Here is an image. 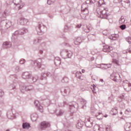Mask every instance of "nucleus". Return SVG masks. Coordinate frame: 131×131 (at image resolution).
<instances>
[{"instance_id":"obj_1","label":"nucleus","mask_w":131,"mask_h":131,"mask_svg":"<svg viewBox=\"0 0 131 131\" xmlns=\"http://www.w3.org/2000/svg\"><path fill=\"white\" fill-rule=\"evenodd\" d=\"M23 78L30 80V83H33L37 80V78L36 76H32V75L29 72H24L23 74Z\"/></svg>"},{"instance_id":"obj_2","label":"nucleus","mask_w":131,"mask_h":131,"mask_svg":"<svg viewBox=\"0 0 131 131\" xmlns=\"http://www.w3.org/2000/svg\"><path fill=\"white\" fill-rule=\"evenodd\" d=\"M108 8H98L97 9V14L99 15V17L103 18V19H106V20H109V16L107 14V10Z\"/></svg>"},{"instance_id":"obj_3","label":"nucleus","mask_w":131,"mask_h":131,"mask_svg":"<svg viewBox=\"0 0 131 131\" xmlns=\"http://www.w3.org/2000/svg\"><path fill=\"white\" fill-rule=\"evenodd\" d=\"M60 54L63 59H71L73 56V52L71 50H63L61 52Z\"/></svg>"},{"instance_id":"obj_4","label":"nucleus","mask_w":131,"mask_h":131,"mask_svg":"<svg viewBox=\"0 0 131 131\" xmlns=\"http://www.w3.org/2000/svg\"><path fill=\"white\" fill-rule=\"evenodd\" d=\"M29 62L31 65L33 66L34 68L35 69V70H36V69L41 67V64H42V59L39 58L37 60H30Z\"/></svg>"},{"instance_id":"obj_5","label":"nucleus","mask_w":131,"mask_h":131,"mask_svg":"<svg viewBox=\"0 0 131 131\" xmlns=\"http://www.w3.org/2000/svg\"><path fill=\"white\" fill-rule=\"evenodd\" d=\"M33 89V86L31 85H26L23 83L20 85V91L23 94H24L25 92H31Z\"/></svg>"},{"instance_id":"obj_6","label":"nucleus","mask_w":131,"mask_h":131,"mask_svg":"<svg viewBox=\"0 0 131 131\" xmlns=\"http://www.w3.org/2000/svg\"><path fill=\"white\" fill-rule=\"evenodd\" d=\"M88 5H92L91 0H87L85 3H83L81 6V12L84 15H88L89 14V9L88 8Z\"/></svg>"},{"instance_id":"obj_7","label":"nucleus","mask_w":131,"mask_h":131,"mask_svg":"<svg viewBox=\"0 0 131 131\" xmlns=\"http://www.w3.org/2000/svg\"><path fill=\"white\" fill-rule=\"evenodd\" d=\"M81 119L84 121V123H85V125L86 127H92V126H93V124H94V121L91 120L90 117H84V116H83Z\"/></svg>"},{"instance_id":"obj_8","label":"nucleus","mask_w":131,"mask_h":131,"mask_svg":"<svg viewBox=\"0 0 131 131\" xmlns=\"http://www.w3.org/2000/svg\"><path fill=\"white\" fill-rule=\"evenodd\" d=\"M69 108L71 113H74L78 109V103L73 101L72 104L69 105Z\"/></svg>"},{"instance_id":"obj_9","label":"nucleus","mask_w":131,"mask_h":131,"mask_svg":"<svg viewBox=\"0 0 131 131\" xmlns=\"http://www.w3.org/2000/svg\"><path fill=\"white\" fill-rule=\"evenodd\" d=\"M110 78L115 82H118L120 79V75L118 73L114 72L111 74Z\"/></svg>"},{"instance_id":"obj_10","label":"nucleus","mask_w":131,"mask_h":131,"mask_svg":"<svg viewBox=\"0 0 131 131\" xmlns=\"http://www.w3.org/2000/svg\"><path fill=\"white\" fill-rule=\"evenodd\" d=\"M118 101L120 103H121V104L120 105V107L121 108H125V102H126V100L124 98V95H121L119 96V98H118Z\"/></svg>"},{"instance_id":"obj_11","label":"nucleus","mask_w":131,"mask_h":131,"mask_svg":"<svg viewBox=\"0 0 131 131\" xmlns=\"http://www.w3.org/2000/svg\"><path fill=\"white\" fill-rule=\"evenodd\" d=\"M38 32H45L47 30V27L42 23H39L37 28H36Z\"/></svg>"},{"instance_id":"obj_12","label":"nucleus","mask_w":131,"mask_h":131,"mask_svg":"<svg viewBox=\"0 0 131 131\" xmlns=\"http://www.w3.org/2000/svg\"><path fill=\"white\" fill-rule=\"evenodd\" d=\"M40 129H41V130H44V129H46V128L50 127V126H51V124L48 122L43 121L40 123Z\"/></svg>"},{"instance_id":"obj_13","label":"nucleus","mask_w":131,"mask_h":131,"mask_svg":"<svg viewBox=\"0 0 131 131\" xmlns=\"http://www.w3.org/2000/svg\"><path fill=\"white\" fill-rule=\"evenodd\" d=\"M98 66H100L97 67L98 68H100V69H102V70H106V69H108V68H110V67H111V64L101 63L98 64Z\"/></svg>"},{"instance_id":"obj_14","label":"nucleus","mask_w":131,"mask_h":131,"mask_svg":"<svg viewBox=\"0 0 131 131\" xmlns=\"http://www.w3.org/2000/svg\"><path fill=\"white\" fill-rule=\"evenodd\" d=\"M103 47L102 51L103 52H104V53H110L113 50L112 47L108 45H104Z\"/></svg>"},{"instance_id":"obj_15","label":"nucleus","mask_w":131,"mask_h":131,"mask_svg":"<svg viewBox=\"0 0 131 131\" xmlns=\"http://www.w3.org/2000/svg\"><path fill=\"white\" fill-rule=\"evenodd\" d=\"M83 118V116H81L80 120L78 121L77 123L76 124L77 128H81L83 126V120L81 119V118Z\"/></svg>"},{"instance_id":"obj_16","label":"nucleus","mask_w":131,"mask_h":131,"mask_svg":"<svg viewBox=\"0 0 131 131\" xmlns=\"http://www.w3.org/2000/svg\"><path fill=\"white\" fill-rule=\"evenodd\" d=\"M20 34V31H15V32L13 34L12 36L11 37L12 41L13 42H15L16 41V39H17V36H18V34Z\"/></svg>"},{"instance_id":"obj_17","label":"nucleus","mask_w":131,"mask_h":131,"mask_svg":"<svg viewBox=\"0 0 131 131\" xmlns=\"http://www.w3.org/2000/svg\"><path fill=\"white\" fill-rule=\"evenodd\" d=\"M61 93H64V94H62L63 96H66V95L69 94L70 93V89L68 87H66L64 88H62L60 90Z\"/></svg>"},{"instance_id":"obj_18","label":"nucleus","mask_w":131,"mask_h":131,"mask_svg":"<svg viewBox=\"0 0 131 131\" xmlns=\"http://www.w3.org/2000/svg\"><path fill=\"white\" fill-rule=\"evenodd\" d=\"M122 5L126 8H129V7H130V2H129V0H123Z\"/></svg>"},{"instance_id":"obj_19","label":"nucleus","mask_w":131,"mask_h":131,"mask_svg":"<svg viewBox=\"0 0 131 131\" xmlns=\"http://www.w3.org/2000/svg\"><path fill=\"white\" fill-rule=\"evenodd\" d=\"M4 23H5V28H6V29H8V28H10V27H11V26H12V21L6 19L4 20Z\"/></svg>"},{"instance_id":"obj_20","label":"nucleus","mask_w":131,"mask_h":131,"mask_svg":"<svg viewBox=\"0 0 131 131\" xmlns=\"http://www.w3.org/2000/svg\"><path fill=\"white\" fill-rule=\"evenodd\" d=\"M75 76L79 80H83V77L81 72H77L75 74Z\"/></svg>"},{"instance_id":"obj_21","label":"nucleus","mask_w":131,"mask_h":131,"mask_svg":"<svg viewBox=\"0 0 131 131\" xmlns=\"http://www.w3.org/2000/svg\"><path fill=\"white\" fill-rule=\"evenodd\" d=\"M54 64L56 66H60L61 65V59L57 57L54 58Z\"/></svg>"},{"instance_id":"obj_22","label":"nucleus","mask_w":131,"mask_h":131,"mask_svg":"<svg viewBox=\"0 0 131 131\" xmlns=\"http://www.w3.org/2000/svg\"><path fill=\"white\" fill-rule=\"evenodd\" d=\"M19 20L21 25H25L28 23V19H26L24 17H20Z\"/></svg>"},{"instance_id":"obj_23","label":"nucleus","mask_w":131,"mask_h":131,"mask_svg":"<svg viewBox=\"0 0 131 131\" xmlns=\"http://www.w3.org/2000/svg\"><path fill=\"white\" fill-rule=\"evenodd\" d=\"M42 40V38L40 37H39L38 38H36L34 39L33 41V45H38L39 42H41V40Z\"/></svg>"},{"instance_id":"obj_24","label":"nucleus","mask_w":131,"mask_h":131,"mask_svg":"<svg viewBox=\"0 0 131 131\" xmlns=\"http://www.w3.org/2000/svg\"><path fill=\"white\" fill-rule=\"evenodd\" d=\"M82 42V40L81 39V37H77L76 38V39L74 41V44L76 46H78L79 45H80V43H81Z\"/></svg>"},{"instance_id":"obj_25","label":"nucleus","mask_w":131,"mask_h":131,"mask_svg":"<svg viewBox=\"0 0 131 131\" xmlns=\"http://www.w3.org/2000/svg\"><path fill=\"white\" fill-rule=\"evenodd\" d=\"M123 88L126 92H129V90L131 89V83L123 84ZM129 88V89H128Z\"/></svg>"},{"instance_id":"obj_26","label":"nucleus","mask_w":131,"mask_h":131,"mask_svg":"<svg viewBox=\"0 0 131 131\" xmlns=\"http://www.w3.org/2000/svg\"><path fill=\"white\" fill-rule=\"evenodd\" d=\"M37 117H38V115L36 113H33L31 115V119L32 121H36V120L37 119Z\"/></svg>"},{"instance_id":"obj_27","label":"nucleus","mask_w":131,"mask_h":131,"mask_svg":"<svg viewBox=\"0 0 131 131\" xmlns=\"http://www.w3.org/2000/svg\"><path fill=\"white\" fill-rule=\"evenodd\" d=\"M94 131H104V128L98 124L94 126Z\"/></svg>"},{"instance_id":"obj_28","label":"nucleus","mask_w":131,"mask_h":131,"mask_svg":"<svg viewBox=\"0 0 131 131\" xmlns=\"http://www.w3.org/2000/svg\"><path fill=\"white\" fill-rule=\"evenodd\" d=\"M50 76V73H42L41 75V77L40 78L41 80H43V79H44V80H47V76Z\"/></svg>"},{"instance_id":"obj_29","label":"nucleus","mask_w":131,"mask_h":131,"mask_svg":"<svg viewBox=\"0 0 131 131\" xmlns=\"http://www.w3.org/2000/svg\"><path fill=\"white\" fill-rule=\"evenodd\" d=\"M124 129L126 131L131 130V123H126L124 125Z\"/></svg>"},{"instance_id":"obj_30","label":"nucleus","mask_w":131,"mask_h":131,"mask_svg":"<svg viewBox=\"0 0 131 131\" xmlns=\"http://www.w3.org/2000/svg\"><path fill=\"white\" fill-rule=\"evenodd\" d=\"M7 116L9 119H14V118H15V116H14V114L12 113V112H7Z\"/></svg>"},{"instance_id":"obj_31","label":"nucleus","mask_w":131,"mask_h":131,"mask_svg":"<svg viewBox=\"0 0 131 131\" xmlns=\"http://www.w3.org/2000/svg\"><path fill=\"white\" fill-rule=\"evenodd\" d=\"M95 117H96L97 119H98V120H101V119H103V117H104V116H103V114L102 113H98V115H95Z\"/></svg>"},{"instance_id":"obj_32","label":"nucleus","mask_w":131,"mask_h":131,"mask_svg":"<svg viewBox=\"0 0 131 131\" xmlns=\"http://www.w3.org/2000/svg\"><path fill=\"white\" fill-rule=\"evenodd\" d=\"M22 126L24 129H25V128H29V127H30V124L27 122L23 123Z\"/></svg>"},{"instance_id":"obj_33","label":"nucleus","mask_w":131,"mask_h":131,"mask_svg":"<svg viewBox=\"0 0 131 131\" xmlns=\"http://www.w3.org/2000/svg\"><path fill=\"white\" fill-rule=\"evenodd\" d=\"M102 128H105L106 131H111L112 129V128H111V126L108 125H103L102 126Z\"/></svg>"},{"instance_id":"obj_34","label":"nucleus","mask_w":131,"mask_h":131,"mask_svg":"<svg viewBox=\"0 0 131 131\" xmlns=\"http://www.w3.org/2000/svg\"><path fill=\"white\" fill-rule=\"evenodd\" d=\"M49 46V42H43L41 43L40 46L42 49H46Z\"/></svg>"},{"instance_id":"obj_35","label":"nucleus","mask_w":131,"mask_h":131,"mask_svg":"<svg viewBox=\"0 0 131 131\" xmlns=\"http://www.w3.org/2000/svg\"><path fill=\"white\" fill-rule=\"evenodd\" d=\"M7 15H8L7 11H4L3 13H0V18L3 19V18H6Z\"/></svg>"},{"instance_id":"obj_36","label":"nucleus","mask_w":131,"mask_h":131,"mask_svg":"<svg viewBox=\"0 0 131 131\" xmlns=\"http://www.w3.org/2000/svg\"><path fill=\"white\" fill-rule=\"evenodd\" d=\"M19 32L20 34H24L25 33L28 32V30L27 28H24L19 31Z\"/></svg>"},{"instance_id":"obj_37","label":"nucleus","mask_w":131,"mask_h":131,"mask_svg":"<svg viewBox=\"0 0 131 131\" xmlns=\"http://www.w3.org/2000/svg\"><path fill=\"white\" fill-rule=\"evenodd\" d=\"M22 1L21 0H13V4L15 6H18V5H21Z\"/></svg>"},{"instance_id":"obj_38","label":"nucleus","mask_w":131,"mask_h":131,"mask_svg":"<svg viewBox=\"0 0 131 131\" xmlns=\"http://www.w3.org/2000/svg\"><path fill=\"white\" fill-rule=\"evenodd\" d=\"M81 103L82 104V108H84L85 107V105H86V100H84V99H81Z\"/></svg>"},{"instance_id":"obj_39","label":"nucleus","mask_w":131,"mask_h":131,"mask_svg":"<svg viewBox=\"0 0 131 131\" xmlns=\"http://www.w3.org/2000/svg\"><path fill=\"white\" fill-rule=\"evenodd\" d=\"M119 22L120 24H123L124 22H125V18H124V16H122L121 18H120Z\"/></svg>"},{"instance_id":"obj_40","label":"nucleus","mask_w":131,"mask_h":131,"mask_svg":"<svg viewBox=\"0 0 131 131\" xmlns=\"http://www.w3.org/2000/svg\"><path fill=\"white\" fill-rule=\"evenodd\" d=\"M105 3L104 0H99L98 2V6L99 7H102L103 5H105Z\"/></svg>"},{"instance_id":"obj_41","label":"nucleus","mask_w":131,"mask_h":131,"mask_svg":"<svg viewBox=\"0 0 131 131\" xmlns=\"http://www.w3.org/2000/svg\"><path fill=\"white\" fill-rule=\"evenodd\" d=\"M22 68H20V67L16 66L15 68V72H19V71H21Z\"/></svg>"},{"instance_id":"obj_42","label":"nucleus","mask_w":131,"mask_h":131,"mask_svg":"<svg viewBox=\"0 0 131 131\" xmlns=\"http://www.w3.org/2000/svg\"><path fill=\"white\" fill-rule=\"evenodd\" d=\"M64 114V111L62 110H60L58 113L56 114L57 116H62Z\"/></svg>"},{"instance_id":"obj_43","label":"nucleus","mask_w":131,"mask_h":131,"mask_svg":"<svg viewBox=\"0 0 131 131\" xmlns=\"http://www.w3.org/2000/svg\"><path fill=\"white\" fill-rule=\"evenodd\" d=\"M61 81L62 82H66V83H67V82H69V78H68L67 77H65L61 80Z\"/></svg>"},{"instance_id":"obj_44","label":"nucleus","mask_w":131,"mask_h":131,"mask_svg":"<svg viewBox=\"0 0 131 131\" xmlns=\"http://www.w3.org/2000/svg\"><path fill=\"white\" fill-rule=\"evenodd\" d=\"M11 42L8 41H5L3 43V47L5 48V47H8V46H10Z\"/></svg>"},{"instance_id":"obj_45","label":"nucleus","mask_w":131,"mask_h":131,"mask_svg":"<svg viewBox=\"0 0 131 131\" xmlns=\"http://www.w3.org/2000/svg\"><path fill=\"white\" fill-rule=\"evenodd\" d=\"M130 113H131V110L130 108H127L125 110V114H126V115H128Z\"/></svg>"},{"instance_id":"obj_46","label":"nucleus","mask_w":131,"mask_h":131,"mask_svg":"<svg viewBox=\"0 0 131 131\" xmlns=\"http://www.w3.org/2000/svg\"><path fill=\"white\" fill-rule=\"evenodd\" d=\"M56 0H48L47 1V4L48 5H52V4H54L55 3Z\"/></svg>"},{"instance_id":"obj_47","label":"nucleus","mask_w":131,"mask_h":131,"mask_svg":"<svg viewBox=\"0 0 131 131\" xmlns=\"http://www.w3.org/2000/svg\"><path fill=\"white\" fill-rule=\"evenodd\" d=\"M38 110H39L40 112H43V107L42 106L39 105V106H37Z\"/></svg>"},{"instance_id":"obj_48","label":"nucleus","mask_w":131,"mask_h":131,"mask_svg":"<svg viewBox=\"0 0 131 131\" xmlns=\"http://www.w3.org/2000/svg\"><path fill=\"white\" fill-rule=\"evenodd\" d=\"M84 31L86 33H89V32H90V31H91V28L89 26H87L86 29L84 30Z\"/></svg>"},{"instance_id":"obj_49","label":"nucleus","mask_w":131,"mask_h":131,"mask_svg":"<svg viewBox=\"0 0 131 131\" xmlns=\"http://www.w3.org/2000/svg\"><path fill=\"white\" fill-rule=\"evenodd\" d=\"M14 3V1L13 0H7L6 2V4L7 5H12Z\"/></svg>"},{"instance_id":"obj_50","label":"nucleus","mask_w":131,"mask_h":131,"mask_svg":"<svg viewBox=\"0 0 131 131\" xmlns=\"http://www.w3.org/2000/svg\"><path fill=\"white\" fill-rule=\"evenodd\" d=\"M125 40L128 43H131V37H127Z\"/></svg>"},{"instance_id":"obj_51","label":"nucleus","mask_w":131,"mask_h":131,"mask_svg":"<svg viewBox=\"0 0 131 131\" xmlns=\"http://www.w3.org/2000/svg\"><path fill=\"white\" fill-rule=\"evenodd\" d=\"M120 28L122 30H124V29H125V28H126V25H121L120 26Z\"/></svg>"},{"instance_id":"obj_52","label":"nucleus","mask_w":131,"mask_h":131,"mask_svg":"<svg viewBox=\"0 0 131 131\" xmlns=\"http://www.w3.org/2000/svg\"><path fill=\"white\" fill-rule=\"evenodd\" d=\"M34 105L36 107H38V105H39V102L38 100H35L34 101Z\"/></svg>"},{"instance_id":"obj_53","label":"nucleus","mask_w":131,"mask_h":131,"mask_svg":"<svg viewBox=\"0 0 131 131\" xmlns=\"http://www.w3.org/2000/svg\"><path fill=\"white\" fill-rule=\"evenodd\" d=\"M25 62H26V60H25V59H21L20 60H19V63L20 64H24V63H25Z\"/></svg>"},{"instance_id":"obj_54","label":"nucleus","mask_w":131,"mask_h":131,"mask_svg":"<svg viewBox=\"0 0 131 131\" xmlns=\"http://www.w3.org/2000/svg\"><path fill=\"white\" fill-rule=\"evenodd\" d=\"M113 63H114L116 65H119V61H118V60H117L116 59H114L113 60Z\"/></svg>"},{"instance_id":"obj_55","label":"nucleus","mask_w":131,"mask_h":131,"mask_svg":"<svg viewBox=\"0 0 131 131\" xmlns=\"http://www.w3.org/2000/svg\"><path fill=\"white\" fill-rule=\"evenodd\" d=\"M108 38L110 39H111V40H116V38H114V36H109Z\"/></svg>"},{"instance_id":"obj_56","label":"nucleus","mask_w":131,"mask_h":131,"mask_svg":"<svg viewBox=\"0 0 131 131\" xmlns=\"http://www.w3.org/2000/svg\"><path fill=\"white\" fill-rule=\"evenodd\" d=\"M20 6L18 7V10H21V9H22V8H23V7H24V3H21L20 4H19Z\"/></svg>"},{"instance_id":"obj_57","label":"nucleus","mask_w":131,"mask_h":131,"mask_svg":"<svg viewBox=\"0 0 131 131\" xmlns=\"http://www.w3.org/2000/svg\"><path fill=\"white\" fill-rule=\"evenodd\" d=\"M4 96V92L2 90L0 89V98H2Z\"/></svg>"},{"instance_id":"obj_58","label":"nucleus","mask_w":131,"mask_h":131,"mask_svg":"<svg viewBox=\"0 0 131 131\" xmlns=\"http://www.w3.org/2000/svg\"><path fill=\"white\" fill-rule=\"evenodd\" d=\"M114 110H115V111H116V113H113V115H116V113H117V108H115V109H113V111H114Z\"/></svg>"},{"instance_id":"obj_59","label":"nucleus","mask_w":131,"mask_h":131,"mask_svg":"<svg viewBox=\"0 0 131 131\" xmlns=\"http://www.w3.org/2000/svg\"><path fill=\"white\" fill-rule=\"evenodd\" d=\"M91 5L92 4H95L96 3H97V0H91Z\"/></svg>"},{"instance_id":"obj_60","label":"nucleus","mask_w":131,"mask_h":131,"mask_svg":"<svg viewBox=\"0 0 131 131\" xmlns=\"http://www.w3.org/2000/svg\"><path fill=\"white\" fill-rule=\"evenodd\" d=\"M39 54H40V55H42L43 54V50H40L39 51Z\"/></svg>"},{"instance_id":"obj_61","label":"nucleus","mask_w":131,"mask_h":131,"mask_svg":"<svg viewBox=\"0 0 131 131\" xmlns=\"http://www.w3.org/2000/svg\"><path fill=\"white\" fill-rule=\"evenodd\" d=\"M68 29V27L66 26L65 27H64V31L65 32H67V30Z\"/></svg>"},{"instance_id":"obj_62","label":"nucleus","mask_w":131,"mask_h":131,"mask_svg":"<svg viewBox=\"0 0 131 131\" xmlns=\"http://www.w3.org/2000/svg\"><path fill=\"white\" fill-rule=\"evenodd\" d=\"M112 36H113L114 38H116V40L117 39V35H112Z\"/></svg>"},{"instance_id":"obj_63","label":"nucleus","mask_w":131,"mask_h":131,"mask_svg":"<svg viewBox=\"0 0 131 131\" xmlns=\"http://www.w3.org/2000/svg\"><path fill=\"white\" fill-rule=\"evenodd\" d=\"M76 27L77 28H80L81 27V25H77Z\"/></svg>"},{"instance_id":"obj_64","label":"nucleus","mask_w":131,"mask_h":131,"mask_svg":"<svg viewBox=\"0 0 131 131\" xmlns=\"http://www.w3.org/2000/svg\"><path fill=\"white\" fill-rule=\"evenodd\" d=\"M127 51L128 52V53H131V48L129 49Z\"/></svg>"}]
</instances>
